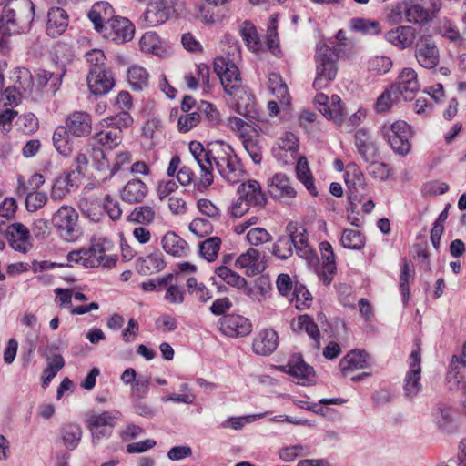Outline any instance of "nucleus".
<instances>
[{"label":"nucleus","mask_w":466,"mask_h":466,"mask_svg":"<svg viewBox=\"0 0 466 466\" xmlns=\"http://www.w3.org/2000/svg\"><path fill=\"white\" fill-rule=\"evenodd\" d=\"M350 27L352 31L367 35H378L381 33L380 24L367 18H352L350 21Z\"/></svg>","instance_id":"49530a36"},{"label":"nucleus","mask_w":466,"mask_h":466,"mask_svg":"<svg viewBox=\"0 0 466 466\" xmlns=\"http://www.w3.org/2000/svg\"><path fill=\"white\" fill-rule=\"evenodd\" d=\"M161 242L163 249L174 257H185L189 250L187 241L172 231L165 234Z\"/></svg>","instance_id":"f704fd0d"},{"label":"nucleus","mask_w":466,"mask_h":466,"mask_svg":"<svg viewBox=\"0 0 466 466\" xmlns=\"http://www.w3.org/2000/svg\"><path fill=\"white\" fill-rule=\"evenodd\" d=\"M66 73V67L63 64L56 66V71L39 69L35 71L34 76L28 70L25 71V75L29 76L33 86L43 89L51 96H55L60 89Z\"/></svg>","instance_id":"9d476101"},{"label":"nucleus","mask_w":466,"mask_h":466,"mask_svg":"<svg viewBox=\"0 0 466 466\" xmlns=\"http://www.w3.org/2000/svg\"><path fill=\"white\" fill-rule=\"evenodd\" d=\"M116 16L114 8L106 1L95 3L88 12V17L96 32L102 30L105 25H107Z\"/></svg>","instance_id":"bb28decb"},{"label":"nucleus","mask_w":466,"mask_h":466,"mask_svg":"<svg viewBox=\"0 0 466 466\" xmlns=\"http://www.w3.org/2000/svg\"><path fill=\"white\" fill-rule=\"evenodd\" d=\"M315 102L319 105V111L329 119L336 123H341L344 120L345 112L343 107L338 106L336 109H331L329 105V96L323 93H319L315 96Z\"/></svg>","instance_id":"37998d69"},{"label":"nucleus","mask_w":466,"mask_h":466,"mask_svg":"<svg viewBox=\"0 0 466 466\" xmlns=\"http://www.w3.org/2000/svg\"><path fill=\"white\" fill-rule=\"evenodd\" d=\"M101 130L93 136V140L106 149L117 147L123 140V134L112 127H101Z\"/></svg>","instance_id":"e433bc0d"},{"label":"nucleus","mask_w":466,"mask_h":466,"mask_svg":"<svg viewBox=\"0 0 466 466\" xmlns=\"http://www.w3.org/2000/svg\"><path fill=\"white\" fill-rule=\"evenodd\" d=\"M279 345V336L273 329L261 330L252 343L253 351L261 356H268Z\"/></svg>","instance_id":"c756f323"},{"label":"nucleus","mask_w":466,"mask_h":466,"mask_svg":"<svg viewBox=\"0 0 466 466\" xmlns=\"http://www.w3.org/2000/svg\"><path fill=\"white\" fill-rule=\"evenodd\" d=\"M370 357L368 353L360 350H353L348 352L339 361V368L347 376L350 373L369 367Z\"/></svg>","instance_id":"393cba45"},{"label":"nucleus","mask_w":466,"mask_h":466,"mask_svg":"<svg viewBox=\"0 0 466 466\" xmlns=\"http://www.w3.org/2000/svg\"><path fill=\"white\" fill-rule=\"evenodd\" d=\"M268 87L281 104H289L290 96L288 86L279 74H271L269 76Z\"/></svg>","instance_id":"3c124183"},{"label":"nucleus","mask_w":466,"mask_h":466,"mask_svg":"<svg viewBox=\"0 0 466 466\" xmlns=\"http://www.w3.org/2000/svg\"><path fill=\"white\" fill-rule=\"evenodd\" d=\"M5 5L0 16V32L23 34L31 29L35 5L31 0H0Z\"/></svg>","instance_id":"f257e3e1"},{"label":"nucleus","mask_w":466,"mask_h":466,"mask_svg":"<svg viewBox=\"0 0 466 466\" xmlns=\"http://www.w3.org/2000/svg\"><path fill=\"white\" fill-rule=\"evenodd\" d=\"M174 9L168 0H156L147 4L140 15L138 23L147 27H154L166 23Z\"/></svg>","instance_id":"ddd939ff"},{"label":"nucleus","mask_w":466,"mask_h":466,"mask_svg":"<svg viewBox=\"0 0 466 466\" xmlns=\"http://www.w3.org/2000/svg\"><path fill=\"white\" fill-rule=\"evenodd\" d=\"M104 244L100 241L92 242L87 248L70 251L66 259L68 263L80 265L85 268H94L100 265L106 268H112L116 264V258L106 255ZM70 267L73 265L70 264Z\"/></svg>","instance_id":"20e7f679"},{"label":"nucleus","mask_w":466,"mask_h":466,"mask_svg":"<svg viewBox=\"0 0 466 466\" xmlns=\"http://www.w3.org/2000/svg\"><path fill=\"white\" fill-rule=\"evenodd\" d=\"M258 250L249 248L245 253H242L235 261L238 268H247L248 275H256L265 269V266L259 261Z\"/></svg>","instance_id":"473e14b6"},{"label":"nucleus","mask_w":466,"mask_h":466,"mask_svg":"<svg viewBox=\"0 0 466 466\" xmlns=\"http://www.w3.org/2000/svg\"><path fill=\"white\" fill-rule=\"evenodd\" d=\"M240 33L247 43V46L252 50H258L260 46L259 38L256 28L248 22H244L240 28Z\"/></svg>","instance_id":"e2e57ef3"},{"label":"nucleus","mask_w":466,"mask_h":466,"mask_svg":"<svg viewBox=\"0 0 466 466\" xmlns=\"http://www.w3.org/2000/svg\"><path fill=\"white\" fill-rule=\"evenodd\" d=\"M357 151L365 162L376 159L379 149L370 134L365 128H360L355 133Z\"/></svg>","instance_id":"a878e982"},{"label":"nucleus","mask_w":466,"mask_h":466,"mask_svg":"<svg viewBox=\"0 0 466 466\" xmlns=\"http://www.w3.org/2000/svg\"><path fill=\"white\" fill-rule=\"evenodd\" d=\"M238 193L241 198L254 207H264L267 203V197L261 189L260 184L254 179L242 183L238 187Z\"/></svg>","instance_id":"c85d7f7f"},{"label":"nucleus","mask_w":466,"mask_h":466,"mask_svg":"<svg viewBox=\"0 0 466 466\" xmlns=\"http://www.w3.org/2000/svg\"><path fill=\"white\" fill-rule=\"evenodd\" d=\"M52 140L55 148L61 156L69 157L72 154L73 141L66 127L58 126L54 131Z\"/></svg>","instance_id":"58836bf2"},{"label":"nucleus","mask_w":466,"mask_h":466,"mask_svg":"<svg viewBox=\"0 0 466 466\" xmlns=\"http://www.w3.org/2000/svg\"><path fill=\"white\" fill-rule=\"evenodd\" d=\"M65 124L64 127L69 133L77 137H86L92 131L91 116L85 111H75L69 114Z\"/></svg>","instance_id":"412c9836"},{"label":"nucleus","mask_w":466,"mask_h":466,"mask_svg":"<svg viewBox=\"0 0 466 466\" xmlns=\"http://www.w3.org/2000/svg\"><path fill=\"white\" fill-rule=\"evenodd\" d=\"M79 208L82 213L91 221L98 222L104 217L102 203L96 198L81 199Z\"/></svg>","instance_id":"de8ad7c7"},{"label":"nucleus","mask_w":466,"mask_h":466,"mask_svg":"<svg viewBox=\"0 0 466 466\" xmlns=\"http://www.w3.org/2000/svg\"><path fill=\"white\" fill-rule=\"evenodd\" d=\"M466 368V341L462 345L461 353L453 355L450 363V370L447 374V380L451 382L454 380V384H459L460 370Z\"/></svg>","instance_id":"603ef678"},{"label":"nucleus","mask_w":466,"mask_h":466,"mask_svg":"<svg viewBox=\"0 0 466 466\" xmlns=\"http://www.w3.org/2000/svg\"><path fill=\"white\" fill-rule=\"evenodd\" d=\"M119 415L118 411H103L93 414L86 420V427L91 432L93 442L111 436Z\"/></svg>","instance_id":"9b49d317"},{"label":"nucleus","mask_w":466,"mask_h":466,"mask_svg":"<svg viewBox=\"0 0 466 466\" xmlns=\"http://www.w3.org/2000/svg\"><path fill=\"white\" fill-rule=\"evenodd\" d=\"M416 37V29L410 25H399L384 35L386 41L400 49L410 47Z\"/></svg>","instance_id":"cd10ccee"},{"label":"nucleus","mask_w":466,"mask_h":466,"mask_svg":"<svg viewBox=\"0 0 466 466\" xmlns=\"http://www.w3.org/2000/svg\"><path fill=\"white\" fill-rule=\"evenodd\" d=\"M344 181L348 187V194H367V183L364 174L354 162H350L346 166Z\"/></svg>","instance_id":"5701e85b"},{"label":"nucleus","mask_w":466,"mask_h":466,"mask_svg":"<svg viewBox=\"0 0 466 466\" xmlns=\"http://www.w3.org/2000/svg\"><path fill=\"white\" fill-rule=\"evenodd\" d=\"M86 83L90 93L96 96L106 95L116 84L114 74L110 69L88 71Z\"/></svg>","instance_id":"dca6fc26"},{"label":"nucleus","mask_w":466,"mask_h":466,"mask_svg":"<svg viewBox=\"0 0 466 466\" xmlns=\"http://www.w3.org/2000/svg\"><path fill=\"white\" fill-rule=\"evenodd\" d=\"M60 432L63 443L67 450L74 451L80 443L83 432L78 424L69 423L64 425Z\"/></svg>","instance_id":"79ce46f5"},{"label":"nucleus","mask_w":466,"mask_h":466,"mask_svg":"<svg viewBox=\"0 0 466 466\" xmlns=\"http://www.w3.org/2000/svg\"><path fill=\"white\" fill-rule=\"evenodd\" d=\"M258 137L259 133L256 128L254 130H249V133L243 134L242 138L240 139L244 148L255 164H260L262 161V153L258 144Z\"/></svg>","instance_id":"ea45409f"},{"label":"nucleus","mask_w":466,"mask_h":466,"mask_svg":"<svg viewBox=\"0 0 466 466\" xmlns=\"http://www.w3.org/2000/svg\"><path fill=\"white\" fill-rule=\"evenodd\" d=\"M221 142H209L206 147L198 141H191L189 143V152L201 171L199 182L195 185L198 191L207 189L214 181V161Z\"/></svg>","instance_id":"7ed1b4c3"},{"label":"nucleus","mask_w":466,"mask_h":466,"mask_svg":"<svg viewBox=\"0 0 466 466\" xmlns=\"http://www.w3.org/2000/svg\"><path fill=\"white\" fill-rule=\"evenodd\" d=\"M133 124V117L127 111H120L119 113L106 117L100 122L101 127H112V129H116L120 134H123V129L131 127Z\"/></svg>","instance_id":"8fccbe9b"},{"label":"nucleus","mask_w":466,"mask_h":466,"mask_svg":"<svg viewBox=\"0 0 466 466\" xmlns=\"http://www.w3.org/2000/svg\"><path fill=\"white\" fill-rule=\"evenodd\" d=\"M247 240L252 246H258L271 241L272 237L268 231L263 228H253L247 233Z\"/></svg>","instance_id":"338daca9"},{"label":"nucleus","mask_w":466,"mask_h":466,"mask_svg":"<svg viewBox=\"0 0 466 466\" xmlns=\"http://www.w3.org/2000/svg\"><path fill=\"white\" fill-rule=\"evenodd\" d=\"M381 133L396 154L406 156L410 151L411 128L405 121L398 120L390 126L384 125Z\"/></svg>","instance_id":"1a4fd4ad"},{"label":"nucleus","mask_w":466,"mask_h":466,"mask_svg":"<svg viewBox=\"0 0 466 466\" xmlns=\"http://www.w3.org/2000/svg\"><path fill=\"white\" fill-rule=\"evenodd\" d=\"M340 243L345 248L361 250L365 247L366 238L360 231L347 228L341 233Z\"/></svg>","instance_id":"a18cd8bd"},{"label":"nucleus","mask_w":466,"mask_h":466,"mask_svg":"<svg viewBox=\"0 0 466 466\" xmlns=\"http://www.w3.org/2000/svg\"><path fill=\"white\" fill-rule=\"evenodd\" d=\"M339 56L334 48L327 45H321L317 48L316 77L313 87L317 90L328 87L335 79L338 72L337 61Z\"/></svg>","instance_id":"39448f33"},{"label":"nucleus","mask_w":466,"mask_h":466,"mask_svg":"<svg viewBox=\"0 0 466 466\" xmlns=\"http://www.w3.org/2000/svg\"><path fill=\"white\" fill-rule=\"evenodd\" d=\"M220 330L228 337L248 336L252 330L250 321L240 315H225L219 320Z\"/></svg>","instance_id":"a211bd4d"},{"label":"nucleus","mask_w":466,"mask_h":466,"mask_svg":"<svg viewBox=\"0 0 466 466\" xmlns=\"http://www.w3.org/2000/svg\"><path fill=\"white\" fill-rule=\"evenodd\" d=\"M214 167L223 179L229 184L238 183L244 170L232 147L221 142L214 161Z\"/></svg>","instance_id":"423d86ee"},{"label":"nucleus","mask_w":466,"mask_h":466,"mask_svg":"<svg viewBox=\"0 0 466 466\" xmlns=\"http://www.w3.org/2000/svg\"><path fill=\"white\" fill-rule=\"evenodd\" d=\"M297 178L305 186L310 195L316 197L319 192L314 184V177L309 167L308 160L305 157H299L296 166Z\"/></svg>","instance_id":"a19ab883"},{"label":"nucleus","mask_w":466,"mask_h":466,"mask_svg":"<svg viewBox=\"0 0 466 466\" xmlns=\"http://www.w3.org/2000/svg\"><path fill=\"white\" fill-rule=\"evenodd\" d=\"M47 196L44 192L33 191L27 193L25 198V207L29 212H35L46 205Z\"/></svg>","instance_id":"774afa93"},{"label":"nucleus","mask_w":466,"mask_h":466,"mask_svg":"<svg viewBox=\"0 0 466 466\" xmlns=\"http://www.w3.org/2000/svg\"><path fill=\"white\" fill-rule=\"evenodd\" d=\"M214 71L219 77L225 92L230 96H238L242 90V79L238 66L228 58L218 56L214 59Z\"/></svg>","instance_id":"6e6552de"},{"label":"nucleus","mask_w":466,"mask_h":466,"mask_svg":"<svg viewBox=\"0 0 466 466\" xmlns=\"http://www.w3.org/2000/svg\"><path fill=\"white\" fill-rule=\"evenodd\" d=\"M147 194V187L140 179L128 181L121 191V198L129 204L141 203Z\"/></svg>","instance_id":"72a5a7b5"},{"label":"nucleus","mask_w":466,"mask_h":466,"mask_svg":"<svg viewBox=\"0 0 466 466\" xmlns=\"http://www.w3.org/2000/svg\"><path fill=\"white\" fill-rule=\"evenodd\" d=\"M166 263L162 254L153 253L141 257L137 260V270L139 274L148 275L164 269Z\"/></svg>","instance_id":"4c0bfd02"},{"label":"nucleus","mask_w":466,"mask_h":466,"mask_svg":"<svg viewBox=\"0 0 466 466\" xmlns=\"http://www.w3.org/2000/svg\"><path fill=\"white\" fill-rule=\"evenodd\" d=\"M156 212L150 206H140L136 208L129 215L128 221L138 224H150L154 221Z\"/></svg>","instance_id":"6e6d98bb"},{"label":"nucleus","mask_w":466,"mask_h":466,"mask_svg":"<svg viewBox=\"0 0 466 466\" xmlns=\"http://www.w3.org/2000/svg\"><path fill=\"white\" fill-rule=\"evenodd\" d=\"M77 175L74 170L66 172L58 176L52 187L51 198L54 200H60L68 194L76 191L78 187Z\"/></svg>","instance_id":"4be33fe9"},{"label":"nucleus","mask_w":466,"mask_h":466,"mask_svg":"<svg viewBox=\"0 0 466 466\" xmlns=\"http://www.w3.org/2000/svg\"><path fill=\"white\" fill-rule=\"evenodd\" d=\"M187 287L190 294H194L201 302H207L212 298L211 292L204 283H199L196 278L191 277L187 280Z\"/></svg>","instance_id":"bf43d9fd"},{"label":"nucleus","mask_w":466,"mask_h":466,"mask_svg":"<svg viewBox=\"0 0 466 466\" xmlns=\"http://www.w3.org/2000/svg\"><path fill=\"white\" fill-rule=\"evenodd\" d=\"M150 378L138 377L131 387V400H143L149 391Z\"/></svg>","instance_id":"69168bd1"},{"label":"nucleus","mask_w":466,"mask_h":466,"mask_svg":"<svg viewBox=\"0 0 466 466\" xmlns=\"http://www.w3.org/2000/svg\"><path fill=\"white\" fill-rule=\"evenodd\" d=\"M292 330L298 334L306 332L308 336L313 340L314 348L319 350L320 348V332L318 325L313 320V318L308 314L299 315L296 319L291 321Z\"/></svg>","instance_id":"7c9ffc66"},{"label":"nucleus","mask_w":466,"mask_h":466,"mask_svg":"<svg viewBox=\"0 0 466 466\" xmlns=\"http://www.w3.org/2000/svg\"><path fill=\"white\" fill-rule=\"evenodd\" d=\"M86 59L89 66L88 71L107 70L106 67V56L100 49H92L86 53Z\"/></svg>","instance_id":"680f3d73"},{"label":"nucleus","mask_w":466,"mask_h":466,"mask_svg":"<svg viewBox=\"0 0 466 466\" xmlns=\"http://www.w3.org/2000/svg\"><path fill=\"white\" fill-rule=\"evenodd\" d=\"M139 46L145 53L160 56L163 52L160 40L155 32L145 33L139 40Z\"/></svg>","instance_id":"864d4df0"},{"label":"nucleus","mask_w":466,"mask_h":466,"mask_svg":"<svg viewBox=\"0 0 466 466\" xmlns=\"http://www.w3.org/2000/svg\"><path fill=\"white\" fill-rule=\"evenodd\" d=\"M319 250L323 259V269L332 276L336 271L335 255L332 246L328 241H323L319 244Z\"/></svg>","instance_id":"13d9d810"},{"label":"nucleus","mask_w":466,"mask_h":466,"mask_svg":"<svg viewBox=\"0 0 466 466\" xmlns=\"http://www.w3.org/2000/svg\"><path fill=\"white\" fill-rule=\"evenodd\" d=\"M5 237L10 247L15 251L25 254L32 248L30 232L22 223L15 222L8 225Z\"/></svg>","instance_id":"f3484780"},{"label":"nucleus","mask_w":466,"mask_h":466,"mask_svg":"<svg viewBox=\"0 0 466 466\" xmlns=\"http://www.w3.org/2000/svg\"><path fill=\"white\" fill-rule=\"evenodd\" d=\"M400 97L390 86L387 88L378 98L375 104L376 110L380 113L389 111Z\"/></svg>","instance_id":"4d7b16f0"},{"label":"nucleus","mask_w":466,"mask_h":466,"mask_svg":"<svg viewBox=\"0 0 466 466\" xmlns=\"http://www.w3.org/2000/svg\"><path fill=\"white\" fill-rule=\"evenodd\" d=\"M390 87L396 91V94L404 100L413 99L415 94L420 89L418 75L410 67L403 68L400 73L398 80Z\"/></svg>","instance_id":"4468645a"},{"label":"nucleus","mask_w":466,"mask_h":466,"mask_svg":"<svg viewBox=\"0 0 466 466\" xmlns=\"http://www.w3.org/2000/svg\"><path fill=\"white\" fill-rule=\"evenodd\" d=\"M268 186L269 194L275 198H292L297 195L295 188L291 186L289 177L283 173L275 174Z\"/></svg>","instance_id":"2f4dec72"},{"label":"nucleus","mask_w":466,"mask_h":466,"mask_svg":"<svg viewBox=\"0 0 466 466\" xmlns=\"http://www.w3.org/2000/svg\"><path fill=\"white\" fill-rule=\"evenodd\" d=\"M68 15L61 7H53L47 13L46 34L55 38L61 35L68 26Z\"/></svg>","instance_id":"b1692460"},{"label":"nucleus","mask_w":466,"mask_h":466,"mask_svg":"<svg viewBox=\"0 0 466 466\" xmlns=\"http://www.w3.org/2000/svg\"><path fill=\"white\" fill-rule=\"evenodd\" d=\"M294 249L302 258L308 259L312 256L307 230L297 222L290 221L286 226L285 234L279 236L273 244L271 253L281 260H287L293 255Z\"/></svg>","instance_id":"f03ea898"},{"label":"nucleus","mask_w":466,"mask_h":466,"mask_svg":"<svg viewBox=\"0 0 466 466\" xmlns=\"http://www.w3.org/2000/svg\"><path fill=\"white\" fill-rule=\"evenodd\" d=\"M405 18L407 22L423 25L432 20L431 13L428 12L423 4L412 0L404 2Z\"/></svg>","instance_id":"c9c22d12"},{"label":"nucleus","mask_w":466,"mask_h":466,"mask_svg":"<svg viewBox=\"0 0 466 466\" xmlns=\"http://www.w3.org/2000/svg\"><path fill=\"white\" fill-rule=\"evenodd\" d=\"M215 273L228 285L238 289H244L248 286V282L243 277L226 266L218 267Z\"/></svg>","instance_id":"09e8293b"},{"label":"nucleus","mask_w":466,"mask_h":466,"mask_svg":"<svg viewBox=\"0 0 466 466\" xmlns=\"http://www.w3.org/2000/svg\"><path fill=\"white\" fill-rule=\"evenodd\" d=\"M127 74L128 84L134 91H141L148 86L149 75L144 67L132 66Z\"/></svg>","instance_id":"c03bdc74"},{"label":"nucleus","mask_w":466,"mask_h":466,"mask_svg":"<svg viewBox=\"0 0 466 466\" xmlns=\"http://www.w3.org/2000/svg\"><path fill=\"white\" fill-rule=\"evenodd\" d=\"M281 370L297 378L301 385H309L315 380L313 367L307 364L299 354L293 355Z\"/></svg>","instance_id":"2eb2a0df"},{"label":"nucleus","mask_w":466,"mask_h":466,"mask_svg":"<svg viewBox=\"0 0 466 466\" xmlns=\"http://www.w3.org/2000/svg\"><path fill=\"white\" fill-rule=\"evenodd\" d=\"M435 419L439 428L445 431H451L453 422V410L451 408L439 406L436 410Z\"/></svg>","instance_id":"0e129e2a"},{"label":"nucleus","mask_w":466,"mask_h":466,"mask_svg":"<svg viewBox=\"0 0 466 466\" xmlns=\"http://www.w3.org/2000/svg\"><path fill=\"white\" fill-rule=\"evenodd\" d=\"M367 170L370 176L380 181L387 180L391 175V168L384 162H379L375 159L370 160Z\"/></svg>","instance_id":"052dcab7"},{"label":"nucleus","mask_w":466,"mask_h":466,"mask_svg":"<svg viewBox=\"0 0 466 466\" xmlns=\"http://www.w3.org/2000/svg\"><path fill=\"white\" fill-rule=\"evenodd\" d=\"M51 222L58 236L65 241L75 242L82 235L78 213L71 206H62L53 214Z\"/></svg>","instance_id":"0eeeda50"},{"label":"nucleus","mask_w":466,"mask_h":466,"mask_svg":"<svg viewBox=\"0 0 466 466\" xmlns=\"http://www.w3.org/2000/svg\"><path fill=\"white\" fill-rule=\"evenodd\" d=\"M105 39L123 44L133 39L135 26L126 17L116 15L98 32Z\"/></svg>","instance_id":"f8f14e48"},{"label":"nucleus","mask_w":466,"mask_h":466,"mask_svg":"<svg viewBox=\"0 0 466 466\" xmlns=\"http://www.w3.org/2000/svg\"><path fill=\"white\" fill-rule=\"evenodd\" d=\"M415 56L418 63L424 68L432 69L440 60L439 49L435 43L428 38L418 42L415 50Z\"/></svg>","instance_id":"aec40b11"},{"label":"nucleus","mask_w":466,"mask_h":466,"mask_svg":"<svg viewBox=\"0 0 466 466\" xmlns=\"http://www.w3.org/2000/svg\"><path fill=\"white\" fill-rule=\"evenodd\" d=\"M221 239L218 237L209 238L199 244V253L208 261H214L218 257Z\"/></svg>","instance_id":"5fc2aeb1"},{"label":"nucleus","mask_w":466,"mask_h":466,"mask_svg":"<svg viewBox=\"0 0 466 466\" xmlns=\"http://www.w3.org/2000/svg\"><path fill=\"white\" fill-rule=\"evenodd\" d=\"M410 370L405 376L404 391L409 398L415 397L421 389L420 380V351L413 350L410 357Z\"/></svg>","instance_id":"6ab92c4d"}]
</instances>
